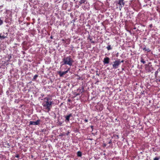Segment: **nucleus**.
<instances>
[{
	"mask_svg": "<svg viewBox=\"0 0 160 160\" xmlns=\"http://www.w3.org/2000/svg\"><path fill=\"white\" fill-rule=\"evenodd\" d=\"M62 41H64V40L63 39H62Z\"/></svg>",
	"mask_w": 160,
	"mask_h": 160,
	"instance_id": "c756f323",
	"label": "nucleus"
},
{
	"mask_svg": "<svg viewBox=\"0 0 160 160\" xmlns=\"http://www.w3.org/2000/svg\"><path fill=\"white\" fill-rule=\"evenodd\" d=\"M109 59L108 57H107L105 58L103 61L104 64H108L109 63Z\"/></svg>",
	"mask_w": 160,
	"mask_h": 160,
	"instance_id": "9d476101",
	"label": "nucleus"
},
{
	"mask_svg": "<svg viewBox=\"0 0 160 160\" xmlns=\"http://www.w3.org/2000/svg\"><path fill=\"white\" fill-rule=\"evenodd\" d=\"M86 1V0H80V1L79 2L80 5H81L82 3H84Z\"/></svg>",
	"mask_w": 160,
	"mask_h": 160,
	"instance_id": "ddd939ff",
	"label": "nucleus"
},
{
	"mask_svg": "<svg viewBox=\"0 0 160 160\" xmlns=\"http://www.w3.org/2000/svg\"><path fill=\"white\" fill-rule=\"evenodd\" d=\"M38 75H35L33 77V80H35L38 77Z\"/></svg>",
	"mask_w": 160,
	"mask_h": 160,
	"instance_id": "f3484780",
	"label": "nucleus"
},
{
	"mask_svg": "<svg viewBox=\"0 0 160 160\" xmlns=\"http://www.w3.org/2000/svg\"><path fill=\"white\" fill-rule=\"evenodd\" d=\"M143 49V50H144L145 51H147L148 52H150V50L148 48H144Z\"/></svg>",
	"mask_w": 160,
	"mask_h": 160,
	"instance_id": "4468645a",
	"label": "nucleus"
},
{
	"mask_svg": "<svg viewBox=\"0 0 160 160\" xmlns=\"http://www.w3.org/2000/svg\"><path fill=\"white\" fill-rule=\"evenodd\" d=\"M64 72H65V73H66V74L67 73H68V71L67 70H66V71H64Z\"/></svg>",
	"mask_w": 160,
	"mask_h": 160,
	"instance_id": "4be33fe9",
	"label": "nucleus"
},
{
	"mask_svg": "<svg viewBox=\"0 0 160 160\" xmlns=\"http://www.w3.org/2000/svg\"><path fill=\"white\" fill-rule=\"evenodd\" d=\"M3 23V20L0 18V25H2Z\"/></svg>",
	"mask_w": 160,
	"mask_h": 160,
	"instance_id": "a211bd4d",
	"label": "nucleus"
},
{
	"mask_svg": "<svg viewBox=\"0 0 160 160\" xmlns=\"http://www.w3.org/2000/svg\"><path fill=\"white\" fill-rule=\"evenodd\" d=\"M157 73H158L157 72H155V74Z\"/></svg>",
	"mask_w": 160,
	"mask_h": 160,
	"instance_id": "cd10ccee",
	"label": "nucleus"
},
{
	"mask_svg": "<svg viewBox=\"0 0 160 160\" xmlns=\"http://www.w3.org/2000/svg\"><path fill=\"white\" fill-rule=\"evenodd\" d=\"M70 70V68H68V69H67V70L68 71H69Z\"/></svg>",
	"mask_w": 160,
	"mask_h": 160,
	"instance_id": "5701e85b",
	"label": "nucleus"
},
{
	"mask_svg": "<svg viewBox=\"0 0 160 160\" xmlns=\"http://www.w3.org/2000/svg\"><path fill=\"white\" fill-rule=\"evenodd\" d=\"M72 116V114H69L68 115L65 116V121L67 123L69 122L70 118Z\"/></svg>",
	"mask_w": 160,
	"mask_h": 160,
	"instance_id": "6e6552de",
	"label": "nucleus"
},
{
	"mask_svg": "<svg viewBox=\"0 0 160 160\" xmlns=\"http://www.w3.org/2000/svg\"><path fill=\"white\" fill-rule=\"evenodd\" d=\"M58 74L59 75L60 77H63L64 75L66 74L65 72H61L59 71L58 72Z\"/></svg>",
	"mask_w": 160,
	"mask_h": 160,
	"instance_id": "9b49d317",
	"label": "nucleus"
},
{
	"mask_svg": "<svg viewBox=\"0 0 160 160\" xmlns=\"http://www.w3.org/2000/svg\"><path fill=\"white\" fill-rule=\"evenodd\" d=\"M146 70L148 72H152L153 70V68L152 65H145Z\"/></svg>",
	"mask_w": 160,
	"mask_h": 160,
	"instance_id": "0eeeda50",
	"label": "nucleus"
},
{
	"mask_svg": "<svg viewBox=\"0 0 160 160\" xmlns=\"http://www.w3.org/2000/svg\"><path fill=\"white\" fill-rule=\"evenodd\" d=\"M84 121L85 122H87L88 121V119H85V120H84Z\"/></svg>",
	"mask_w": 160,
	"mask_h": 160,
	"instance_id": "412c9836",
	"label": "nucleus"
},
{
	"mask_svg": "<svg viewBox=\"0 0 160 160\" xmlns=\"http://www.w3.org/2000/svg\"><path fill=\"white\" fill-rule=\"evenodd\" d=\"M149 64H151V62H149Z\"/></svg>",
	"mask_w": 160,
	"mask_h": 160,
	"instance_id": "7c9ffc66",
	"label": "nucleus"
},
{
	"mask_svg": "<svg viewBox=\"0 0 160 160\" xmlns=\"http://www.w3.org/2000/svg\"><path fill=\"white\" fill-rule=\"evenodd\" d=\"M120 62H121H121H123V60H122V61H120Z\"/></svg>",
	"mask_w": 160,
	"mask_h": 160,
	"instance_id": "393cba45",
	"label": "nucleus"
},
{
	"mask_svg": "<svg viewBox=\"0 0 160 160\" xmlns=\"http://www.w3.org/2000/svg\"><path fill=\"white\" fill-rule=\"evenodd\" d=\"M91 42H92V43H94V42H93V41H92Z\"/></svg>",
	"mask_w": 160,
	"mask_h": 160,
	"instance_id": "bb28decb",
	"label": "nucleus"
},
{
	"mask_svg": "<svg viewBox=\"0 0 160 160\" xmlns=\"http://www.w3.org/2000/svg\"><path fill=\"white\" fill-rule=\"evenodd\" d=\"M40 122L41 120L40 119H38L36 122L30 121L29 122V125H39L40 124Z\"/></svg>",
	"mask_w": 160,
	"mask_h": 160,
	"instance_id": "39448f33",
	"label": "nucleus"
},
{
	"mask_svg": "<svg viewBox=\"0 0 160 160\" xmlns=\"http://www.w3.org/2000/svg\"><path fill=\"white\" fill-rule=\"evenodd\" d=\"M96 75H98V76H99V74H98L97 73Z\"/></svg>",
	"mask_w": 160,
	"mask_h": 160,
	"instance_id": "b1692460",
	"label": "nucleus"
},
{
	"mask_svg": "<svg viewBox=\"0 0 160 160\" xmlns=\"http://www.w3.org/2000/svg\"><path fill=\"white\" fill-rule=\"evenodd\" d=\"M15 157L17 158H19V155L18 154H17L16 156Z\"/></svg>",
	"mask_w": 160,
	"mask_h": 160,
	"instance_id": "aec40b11",
	"label": "nucleus"
},
{
	"mask_svg": "<svg viewBox=\"0 0 160 160\" xmlns=\"http://www.w3.org/2000/svg\"><path fill=\"white\" fill-rule=\"evenodd\" d=\"M86 4H88V3H86Z\"/></svg>",
	"mask_w": 160,
	"mask_h": 160,
	"instance_id": "2f4dec72",
	"label": "nucleus"
},
{
	"mask_svg": "<svg viewBox=\"0 0 160 160\" xmlns=\"http://www.w3.org/2000/svg\"><path fill=\"white\" fill-rule=\"evenodd\" d=\"M84 88L83 87H80L77 90V92L78 93L76 94L75 95L76 96H78L80 95V94L82 93L84 91Z\"/></svg>",
	"mask_w": 160,
	"mask_h": 160,
	"instance_id": "423d86ee",
	"label": "nucleus"
},
{
	"mask_svg": "<svg viewBox=\"0 0 160 160\" xmlns=\"http://www.w3.org/2000/svg\"><path fill=\"white\" fill-rule=\"evenodd\" d=\"M160 158V157H156L153 160H159Z\"/></svg>",
	"mask_w": 160,
	"mask_h": 160,
	"instance_id": "dca6fc26",
	"label": "nucleus"
},
{
	"mask_svg": "<svg viewBox=\"0 0 160 160\" xmlns=\"http://www.w3.org/2000/svg\"><path fill=\"white\" fill-rule=\"evenodd\" d=\"M62 65H68L70 66H71L72 65L73 60L71 56H69L64 57L62 59Z\"/></svg>",
	"mask_w": 160,
	"mask_h": 160,
	"instance_id": "f03ea898",
	"label": "nucleus"
},
{
	"mask_svg": "<svg viewBox=\"0 0 160 160\" xmlns=\"http://www.w3.org/2000/svg\"><path fill=\"white\" fill-rule=\"evenodd\" d=\"M152 25H150V27H152Z\"/></svg>",
	"mask_w": 160,
	"mask_h": 160,
	"instance_id": "c85d7f7f",
	"label": "nucleus"
},
{
	"mask_svg": "<svg viewBox=\"0 0 160 160\" xmlns=\"http://www.w3.org/2000/svg\"><path fill=\"white\" fill-rule=\"evenodd\" d=\"M141 62H142L143 64H144L145 63V62L143 59H142L141 60Z\"/></svg>",
	"mask_w": 160,
	"mask_h": 160,
	"instance_id": "6ab92c4d",
	"label": "nucleus"
},
{
	"mask_svg": "<svg viewBox=\"0 0 160 160\" xmlns=\"http://www.w3.org/2000/svg\"><path fill=\"white\" fill-rule=\"evenodd\" d=\"M53 104V102L52 101L51 98L49 97H46L43 99V102L42 105L44 109L49 112L52 107Z\"/></svg>",
	"mask_w": 160,
	"mask_h": 160,
	"instance_id": "f257e3e1",
	"label": "nucleus"
},
{
	"mask_svg": "<svg viewBox=\"0 0 160 160\" xmlns=\"http://www.w3.org/2000/svg\"><path fill=\"white\" fill-rule=\"evenodd\" d=\"M7 33H0V39L1 40L7 37Z\"/></svg>",
	"mask_w": 160,
	"mask_h": 160,
	"instance_id": "1a4fd4ad",
	"label": "nucleus"
},
{
	"mask_svg": "<svg viewBox=\"0 0 160 160\" xmlns=\"http://www.w3.org/2000/svg\"><path fill=\"white\" fill-rule=\"evenodd\" d=\"M77 156L79 157H81L82 156V153L81 152L78 151L77 153Z\"/></svg>",
	"mask_w": 160,
	"mask_h": 160,
	"instance_id": "f8f14e48",
	"label": "nucleus"
},
{
	"mask_svg": "<svg viewBox=\"0 0 160 160\" xmlns=\"http://www.w3.org/2000/svg\"><path fill=\"white\" fill-rule=\"evenodd\" d=\"M107 49L108 50H109L112 49V48L111 47V45H108L107 47Z\"/></svg>",
	"mask_w": 160,
	"mask_h": 160,
	"instance_id": "2eb2a0df",
	"label": "nucleus"
},
{
	"mask_svg": "<svg viewBox=\"0 0 160 160\" xmlns=\"http://www.w3.org/2000/svg\"><path fill=\"white\" fill-rule=\"evenodd\" d=\"M50 38H51V39H52V36H51L50 37Z\"/></svg>",
	"mask_w": 160,
	"mask_h": 160,
	"instance_id": "a878e982",
	"label": "nucleus"
},
{
	"mask_svg": "<svg viewBox=\"0 0 160 160\" xmlns=\"http://www.w3.org/2000/svg\"><path fill=\"white\" fill-rule=\"evenodd\" d=\"M119 5V8L121 10L122 8L124 6L125 2L124 0H118L116 2V5Z\"/></svg>",
	"mask_w": 160,
	"mask_h": 160,
	"instance_id": "20e7f679",
	"label": "nucleus"
},
{
	"mask_svg": "<svg viewBox=\"0 0 160 160\" xmlns=\"http://www.w3.org/2000/svg\"><path fill=\"white\" fill-rule=\"evenodd\" d=\"M120 63L121 62L120 59H118L117 60L115 61L112 64L113 68L114 69L117 68Z\"/></svg>",
	"mask_w": 160,
	"mask_h": 160,
	"instance_id": "7ed1b4c3",
	"label": "nucleus"
}]
</instances>
